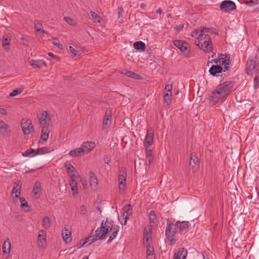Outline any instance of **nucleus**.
I'll list each match as a JSON object with an SVG mask.
<instances>
[{
    "instance_id": "obj_1",
    "label": "nucleus",
    "mask_w": 259,
    "mask_h": 259,
    "mask_svg": "<svg viewBox=\"0 0 259 259\" xmlns=\"http://www.w3.org/2000/svg\"><path fill=\"white\" fill-rule=\"evenodd\" d=\"M233 83L231 81H225L220 83L211 92L209 99L213 104L223 102L231 93L233 89Z\"/></svg>"
},
{
    "instance_id": "obj_2",
    "label": "nucleus",
    "mask_w": 259,
    "mask_h": 259,
    "mask_svg": "<svg viewBox=\"0 0 259 259\" xmlns=\"http://www.w3.org/2000/svg\"><path fill=\"white\" fill-rule=\"evenodd\" d=\"M208 29L206 28L198 29L192 33V36L196 38V45L205 52H209L212 50L211 41L208 34Z\"/></svg>"
},
{
    "instance_id": "obj_3",
    "label": "nucleus",
    "mask_w": 259,
    "mask_h": 259,
    "mask_svg": "<svg viewBox=\"0 0 259 259\" xmlns=\"http://www.w3.org/2000/svg\"><path fill=\"white\" fill-rule=\"evenodd\" d=\"M217 64L212 65L209 69V72L212 75H216L217 73H221L223 70L225 71L228 70L230 63L229 57L225 55L221 54L217 59H213Z\"/></svg>"
},
{
    "instance_id": "obj_4",
    "label": "nucleus",
    "mask_w": 259,
    "mask_h": 259,
    "mask_svg": "<svg viewBox=\"0 0 259 259\" xmlns=\"http://www.w3.org/2000/svg\"><path fill=\"white\" fill-rule=\"evenodd\" d=\"M165 234L171 244L178 237L179 233L178 230V227L175 224H169L166 228Z\"/></svg>"
},
{
    "instance_id": "obj_5",
    "label": "nucleus",
    "mask_w": 259,
    "mask_h": 259,
    "mask_svg": "<svg viewBox=\"0 0 259 259\" xmlns=\"http://www.w3.org/2000/svg\"><path fill=\"white\" fill-rule=\"evenodd\" d=\"M126 171L122 167L119 171L118 176V189L120 193H122L126 188Z\"/></svg>"
},
{
    "instance_id": "obj_6",
    "label": "nucleus",
    "mask_w": 259,
    "mask_h": 259,
    "mask_svg": "<svg viewBox=\"0 0 259 259\" xmlns=\"http://www.w3.org/2000/svg\"><path fill=\"white\" fill-rule=\"evenodd\" d=\"M37 118L42 126H50L52 123V115L48 111H43L37 114Z\"/></svg>"
},
{
    "instance_id": "obj_7",
    "label": "nucleus",
    "mask_w": 259,
    "mask_h": 259,
    "mask_svg": "<svg viewBox=\"0 0 259 259\" xmlns=\"http://www.w3.org/2000/svg\"><path fill=\"white\" fill-rule=\"evenodd\" d=\"M107 224V222H105L104 224L102 223L101 227L96 230L95 236L98 239L103 240L105 239L106 234L109 232V230H111V227L108 226Z\"/></svg>"
},
{
    "instance_id": "obj_8",
    "label": "nucleus",
    "mask_w": 259,
    "mask_h": 259,
    "mask_svg": "<svg viewBox=\"0 0 259 259\" xmlns=\"http://www.w3.org/2000/svg\"><path fill=\"white\" fill-rule=\"evenodd\" d=\"M21 127L24 135H29L33 132V126L29 119H24L21 122Z\"/></svg>"
},
{
    "instance_id": "obj_9",
    "label": "nucleus",
    "mask_w": 259,
    "mask_h": 259,
    "mask_svg": "<svg viewBox=\"0 0 259 259\" xmlns=\"http://www.w3.org/2000/svg\"><path fill=\"white\" fill-rule=\"evenodd\" d=\"M247 73L250 74L259 73V66L256 64L254 58L249 59L247 62Z\"/></svg>"
},
{
    "instance_id": "obj_10",
    "label": "nucleus",
    "mask_w": 259,
    "mask_h": 259,
    "mask_svg": "<svg viewBox=\"0 0 259 259\" xmlns=\"http://www.w3.org/2000/svg\"><path fill=\"white\" fill-rule=\"evenodd\" d=\"M112 116V115L111 109H107L103 123V129L104 130H108L111 125Z\"/></svg>"
},
{
    "instance_id": "obj_11",
    "label": "nucleus",
    "mask_w": 259,
    "mask_h": 259,
    "mask_svg": "<svg viewBox=\"0 0 259 259\" xmlns=\"http://www.w3.org/2000/svg\"><path fill=\"white\" fill-rule=\"evenodd\" d=\"M174 45L184 54H188L189 53V45L186 42L183 40H175L174 41Z\"/></svg>"
},
{
    "instance_id": "obj_12",
    "label": "nucleus",
    "mask_w": 259,
    "mask_h": 259,
    "mask_svg": "<svg viewBox=\"0 0 259 259\" xmlns=\"http://www.w3.org/2000/svg\"><path fill=\"white\" fill-rule=\"evenodd\" d=\"M78 176L75 174H72L70 177L69 185L71 187L72 195L74 196H76L78 193L76 178Z\"/></svg>"
},
{
    "instance_id": "obj_13",
    "label": "nucleus",
    "mask_w": 259,
    "mask_h": 259,
    "mask_svg": "<svg viewBox=\"0 0 259 259\" xmlns=\"http://www.w3.org/2000/svg\"><path fill=\"white\" fill-rule=\"evenodd\" d=\"M96 146V144L94 142L87 141L83 142L80 146V148L83 154L88 153L92 151Z\"/></svg>"
},
{
    "instance_id": "obj_14",
    "label": "nucleus",
    "mask_w": 259,
    "mask_h": 259,
    "mask_svg": "<svg viewBox=\"0 0 259 259\" xmlns=\"http://www.w3.org/2000/svg\"><path fill=\"white\" fill-rule=\"evenodd\" d=\"M220 8L225 12H228L235 9L236 5L231 1H225L221 4Z\"/></svg>"
},
{
    "instance_id": "obj_15",
    "label": "nucleus",
    "mask_w": 259,
    "mask_h": 259,
    "mask_svg": "<svg viewBox=\"0 0 259 259\" xmlns=\"http://www.w3.org/2000/svg\"><path fill=\"white\" fill-rule=\"evenodd\" d=\"M46 231L41 230L38 235L37 240V244L39 247L43 248L46 244Z\"/></svg>"
},
{
    "instance_id": "obj_16",
    "label": "nucleus",
    "mask_w": 259,
    "mask_h": 259,
    "mask_svg": "<svg viewBox=\"0 0 259 259\" xmlns=\"http://www.w3.org/2000/svg\"><path fill=\"white\" fill-rule=\"evenodd\" d=\"M189 164L193 172H195L198 169V160L195 153L191 154Z\"/></svg>"
},
{
    "instance_id": "obj_17",
    "label": "nucleus",
    "mask_w": 259,
    "mask_h": 259,
    "mask_svg": "<svg viewBox=\"0 0 259 259\" xmlns=\"http://www.w3.org/2000/svg\"><path fill=\"white\" fill-rule=\"evenodd\" d=\"M175 225L178 227V230L179 234H185L188 230L189 222H177Z\"/></svg>"
},
{
    "instance_id": "obj_18",
    "label": "nucleus",
    "mask_w": 259,
    "mask_h": 259,
    "mask_svg": "<svg viewBox=\"0 0 259 259\" xmlns=\"http://www.w3.org/2000/svg\"><path fill=\"white\" fill-rule=\"evenodd\" d=\"M122 212L123 214V219L124 221L123 222H121V224L122 225H125L126 223L127 220L128 219V217L132 213L131 205H125L123 207Z\"/></svg>"
},
{
    "instance_id": "obj_19",
    "label": "nucleus",
    "mask_w": 259,
    "mask_h": 259,
    "mask_svg": "<svg viewBox=\"0 0 259 259\" xmlns=\"http://www.w3.org/2000/svg\"><path fill=\"white\" fill-rule=\"evenodd\" d=\"M90 185L92 190L96 191L98 189V180L95 174L93 171L89 173Z\"/></svg>"
},
{
    "instance_id": "obj_20",
    "label": "nucleus",
    "mask_w": 259,
    "mask_h": 259,
    "mask_svg": "<svg viewBox=\"0 0 259 259\" xmlns=\"http://www.w3.org/2000/svg\"><path fill=\"white\" fill-rule=\"evenodd\" d=\"M187 250L184 248H179L174 253V259H186Z\"/></svg>"
},
{
    "instance_id": "obj_21",
    "label": "nucleus",
    "mask_w": 259,
    "mask_h": 259,
    "mask_svg": "<svg viewBox=\"0 0 259 259\" xmlns=\"http://www.w3.org/2000/svg\"><path fill=\"white\" fill-rule=\"evenodd\" d=\"M151 229L150 227L145 228L144 232L143 243L145 245H150L151 240Z\"/></svg>"
},
{
    "instance_id": "obj_22",
    "label": "nucleus",
    "mask_w": 259,
    "mask_h": 259,
    "mask_svg": "<svg viewBox=\"0 0 259 259\" xmlns=\"http://www.w3.org/2000/svg\"><path fill=\"white\" fill-rule=\"evenodd\" d=\"M153 132L152 130H148L145 138V142L144 143L145 147L146 148L150 146L153 143Z\"/></svg>"
},
{
    "instance_id": "obj_23",
    "label": "nucleus",
    "mask_w": 259,
    "mask_h": 259,
    "mask_svg": "<svg viewBox=\"0 0 259 259\" xmlns=\"http://www.w3.org/2000/svg\"><path fill=\"white\" fill-rule=\"evenodd\" d=\"M21 187L22 184L20 181L16 182L14 184L13 188L12 191V194H15V197L16 198H18L20 196Z\"/></svg>"
},
{
    "instance_id": "obj_24",
    "label": "nucleus",
    "mask_w": 259,
    "mask_h": 259,
    "mask_svg": "<svg viewBox=\"0 0 259 259\" xmlns=\"http://www.w3.org/2000/svg\"><path fill=\"white\" fill-rule=\"evenodd\" d=\"M62 236L63 240L66 243L70 242L71 240V232L69 229L64 228L62 231Z\"/></svg>"
},
{
    "instance_id": "obj_25",
    "label": "nucleus",
    "mask_w": 259,
    "mask_h": 259,
    "mask_svg": "<svg viewBox=\"0 0 259 259\" xmlns=\"http://www.w3.org/2000/svg\"><path fill=\"white\" fill-rule=\"evenodd\" d=\"M98 239L94 235H90L87 238L84 240H81L80 241V243H81V245L79 247L83 246L85 245H89L94 242L95 240H97Z\"/></svg>"
},
{
    "instance_id": "obj_26",
    "label": "nucleus",
    "mask_w": 259,
    "mask_h": 259,
    "mask_svg": "<svg viewBox=\"0 0 259 259\" xmlns=\"http://www.w3.org/2000/svg\"><path fill=\"white\" fill-rule=\"evenodd\" d=\"M90 14L94 23H98L101 25L104 23V20L96 12L94 11H91Z\"/></svg>"
},
{
    "instance_id": "obj_27",
    "label": "nucleus",
    "mask_w": 259,
    "mask_h": 259,
    "mask_svg": "<svg viewBox=\"0 0 259 259\" xmlns=\"http://www.w3.org/2000/svg\"><path fill=\"white\" fill-rule=\"evenodd\" d=\"M30 65L34 68H40L41 65L47 66V63L42 60H32L30 61Z\"/></svg>"
},
{
    "instance_id": "obj_28",
    "label": "nucleus",
    "mask_w": 259,
    "mask_h": 259,
    "mask_svg": "<svg viewBox=\"0 0 259 259\" xmlns=\"http://www.w3.org/2000/svg\"><path fill=\"white\" fill-rule=\"evenodd\" d=\"M11 248V243L9 239L5 240L3 244V251L4 254H9L10 252Z\"/></svg>"
},
{
    "instance_id": "obj_29",
    "label": "nucleus",
    "mask_w": 259,
    "mask_h": 259,
    "mask_svg": "<svg viewBox=\"0 0 259 259\" xmlns=\"http://www.w3.org/2000/svg\"><path fill=\"white\" fill-rule=\"evenodd\" d=\"M19 200L21 203V208L24 210L25 212H28L30 211V206H29V204L27 202V201L26 200L24 197H20Z\"/></svg>"
},
{
    "instance_id": "obj_30",
    "label": "nucleus",
    "mask_w": 259,
    "mask_h": 259,
    "mask_svg": "<svg viewBox=\"0 0 259 259\" xmlns=\"http://www.w3.org/2000/svg\"><path fill=\"white\" fill-rule=\"evenodd\" d=\"M48 127L49 126H42L41 139L44 141H46L49 138L50 131L49 130Z\"/></svg>"
},
{
    "instance_id": "obj_31",
    "label": "nucleus",
    "mask_w": 259,
    "mask_h": 259,
    "mask_svg": "<svg viewBox=\"0 0 259 259\" xmlns=\"http://www.w3.org/2000/svg\"><path fill=\"white\" fill-rule=\"evenodd\" d=\"M34 29L37 32H40V36H44L45 31L42 28V25L39 21H35L34 22Z\"/></svg>"
},
{
    "instance_id": "obj_32",
    "label": "nucleus",
    "mask_w": 259,
    "mask_h": 259,
    "mask_svg": "<svg viewBox=\"0 0 259 259\" xmlns=\"http://www.w3.org/2000/svg\"><path fill=\"white\" fill-rule=\"evenodd\" d=\"M68 154L71 157H75L79 156L83 154L81 151L80 147H79L78 148H76V149L71 150L69 152Z\"/></svg>"
},
{
    "instance_id": "obj_33",
    "label": "nucleus",
    "mask_w": 259,
    "mask_h": 259,
    "mask_svg": "<svg viewBox=\"0 0 259 259\" xmlns=\"http://www.w3.org/2000/svg\"><path fill=\"white\" fill-rule=\"evenodd\" d=\"M37 155V149H29L22 153L25 157H33Z\"/></svg>"
},
{
    "instance_id": "obj_34",
    "label": "nucleus",
    "mask_w": 259,
    "mask_h": 259,
    "mask_svg": "<svg viewBox=\"0 0 259 259\" xmlns=\"http://www.w3.org/2000/svg\"><path fill=\"white\" fill-rule=\"evenodd\" d=\"M11 39L9 37H5L4 36L2 39V46L4 50L7 51L10 50V45Z\"/></svg>"
},
{
    "instance_id": "obj_35",
    "label": "nucleus",
    "mask_w": 259,
    "mask_h": 259,
    "mask_svg": "<svg viewBox=\"0 0 259 259\" xmlns=\"http://www.w3.org/2000/svg\"><path fill=\"white\" fill-rule=\"evenodd\" d=\"M41 191V183L40 182L37 181L35 183L33 190L32 192L34 194V195H36L40 193Z\"/></svg>"
},
{
    "instance_id": "obj_36",
    "label": "nucleus",
    "mask_w": 259,
    "mask_h": 259,
    "mask_svg": "<svg viewBox=\"0 0 259 259\" xmlns=\"http://www.w3.org/2000/svg\"><path fill=\"white\" fill-rule=\"evenodd\" d=\"M133 47L135 49L143 51L145 49V44L142 41L136 42L134 44Z\"/></svg>"
},
{
    "instance_id": "obj_37",
    "label": "nucleus",
    "mask_w": 259,
    "mask_h": 259,
    "mask_svg": "<svg viewBox=\"0 0 259 259\" xmlns=\"http://www.w3.org/2000/svg\"><path fill=\"white\" fill-rule=\"evenodd\" d=\"M36 149L37 155L46 154L53 150V149L49 148L48 147H44L40 148H37Z\"/></svg>"
},
{
    "instance_id": "obj_38",
    "label": "nucleus",
    "mask_w": 259,
    "mask_h": 259,
    "mask_svg": "<svg viewBox=\"0 0 259 259\" xmlns=\"http://www.w3.org/2000/svg\"><path fill=\"white\" fill-rule=\"evenodd\" d=\"M64 166L66 168V171L68 175L70 176L74 171H75V168L70 163L68 162H65L64 164Z\"/></svg>"
},
{
    "instance_id": "obj_39",
    "label": "nucleus",
    "mask_w": 259,
    "mask_h": 259,
    "mask_svg": "<svg viewBox=\"0 0 259 259\" xmlns=\"http://www.w3.org/2000/svg\"><path fill=\"white\" fill-rule=\"evenodd\" d=\"M171 95L172 93H164L163 101L164 104L169 105L171 102Z\"/></svg>"
},
{
    "instance_id": "obj_40",
    "label": "nucleus",
    "mask_w": 259,
    "mask_h": 259,
    "mask_svg": "<svg viewBox=\"0 0 259 259\" xmlns=\"http://www.w3.org/2000/svg\"><path fill=\"white\" fill-rule=\"evenodd\" d=\"M42 226L45 229H48L51 227V223L48 217H45L42 220Z\"/></svg>"
},
{
    "instance_id": "obj_41",
    "label": "nucleus",
    "mask_w": 259,
    "mask_h": 259,
    "mask_svg": "<svg viewBox=\"0 0 259 259\" xmlns=\"http://www.w3.org/2000/svg\"><path fill=\"white\" fill-rule=\"evenodd\" d=\"M63 20L71 26H75L76 25V22L75 21L70 17H64L63 18Z\"/></svg>"
},
{
    "instance_id": "obj_42",
    "label": "nucleus",
    "mask_w": 259,
    "mask_h": 259,
    "mask_svg": "<svg viewBox=\"0 0 259 259\" xmlns=\"http://www.w3.org/2000/svg\"><path fill=\"white\" fill-rule=\"evenodd\" d=\"M22 92V89H17L14 90L12 92H11L9 95V97H13L16 96L17 95L20 94Z\"/></svg>"
},
{
    "instance_id": "obj_43",
    "label": "nucleus",
    "mask_w": 259,
    "mask_h": 259,
    "mask_svg": "<svg viewBox=\"0 0 259 259\" xmlns=\"http://www.w3.org/2000/svg\"><path fill=\"white\" fill-rule=\"evenodd\" d=\"M244 3L246 5L249 7H252L257 4L258 0H245Z\"/></svg>"
},
{
    "instance_id": "obj_44",
    "label": "nucleus",
    "mask_w": 259,
    "mask_h": 259,
    "mask_svg": "<svg viewBox=\"0 0 259 259\" xmlns=\"http://www.w3.org/2000/svg\"><path fill=\"white\" fill-rule=\"evenodd\" d=\"M149 220L151 223H155L156 222V216L153 211L149 213Z\"/></svg>"
},
{
    "instance_id": "obj_45",
    "label": "nucleus",
    "mask_w": 259,
    "mask_h": 259,
    "mask_svg": "<svg viewBox=\"0 0 259 259\" xmlns=\"http://www.w3.org/2000/svg\"><path fill=\"white\" fill-rule=\"evenodd\" d=\"M152 152L151 150H148L146 154V161L149 162V164H150L151 162L152 161Z\"/></svg>"
},
{
    "instance_id": "obj_46",
    "label": "nucleus",
    "mask_w": 259,
    "mask_h": 259,
    "mask_svg": "<svg viewBox=\"0 0 259 259\" xmlns=\"http://www.w3.org/2000/svg\"><path fill=\"white\" fill-rule=\"evenodd\" d=\"M147 247L146 254L147 255H152L154 254V248L151 245L148 244V245H145Z\"/></svg>"
},
{
    "instance_id": "obj_47",
    "label": "nucleus",
    "mask_w": 259,
    "mask_h": 259,
    "mask_svg": "<svg viewBox=\"0 0 259 259\" xmlns=\"http://www.w3.org/2000/svg\"><path fill=\"white\" fill-rule=\"evenodd\" d=\"M126 75L127 76L134 78V79H139V76L137 74H136L133 72H132V71H128L126 73Z\"/></svg>"
},
{
    "instance_id": "obj_48",
    "label": "nucleus",
    "mask_w": 259,
    "mask_h": 259,
    "mask_svg": "<svg viewBox=\"0 0 259 259\" xmlns=\"http://www.w3.org/2000/svg\"><path fill=\"white\" fill-rule=\"evenodd\" d=\"M53 44L60 49H62L63 48L62 45L61 44L59 40L57 38L53 39Z\"/></svg>"
},
{
    "instance_id": "obj_49",
    "label": "nucleus",
    "mask_w": 259,
    "mask_h": 259,
    "mask_svg": "<svg viewBox=\"0 0 259 259\" xmlns=\"http://www.w3.org/2000/svg\"><path fill=\"white\" fill-rule=\"evenodd\" d=\"M172 88V84H166L165 85V88H164V90H165V92L164 93H172V92H171Z\"/></svg>"
},
{
    "instance_id": "obj_50",
    "label": "nucleus",
    "mask_w": 259,
    "mask_h": 259,
    "mask_svg": "<svg viewBox=\"0 0 259 259\" xmlns=\"http://www.w3.org/2000/svg\"><path fill=\"white\" fill-rule=\"evenodd\" d=\"M69 50L70 52V53L73 54L74 56H79V54H78V51L75 50L72 47L69 46Z\"/></svg>"
},
{
    "instance_id": "obj_51",
    "label": "nucleus",
    "mask_w": 259,
    "mask_h": 259,
    "mask_svg": "<svg viewBox=\"0 0 259 259\" xmlns=\"http://www.w3.org/2000/svg\"><path fill=\"white\" fill-rule=\"evenodd\" d=\"M8 127L9 126L3 120H0V130H6Z\"/></svg>"
},
{
    "instance_id": "obj_52",
    "label": "nucleus",
    "mask_w": 259,
    "mask_h": 259,
    "mask_svg": "<svg viewBox=\"0 0 259 259\" xmlns=\"http://www.w3.org/2000/svg\"><path fill=\"white\" fill-rule=\"evenodd\" d=\"M80 211L81 213L84 214L87 211L86 207L83 205H81L80 206Z\"/></svg>"
},
{
    "instance_id": "obj_53",
    "label": "nucleus",
    "mask_w": 259,
    "mask_h": 259,
    "mask_svg": "<svg viewBox=\"0 0 259 259\" xmlns=\"http://www.w3.org/2000/svg\"><path fill=\"white\" fill-rule=\"evenodd\" d=\"M0 114L5 115H7V110L5 108H0Z\"/></svg>"
},
{
    "instance_id": "obj_54",
    "label": "nucleus",
    "mask_w": 259,
    "mask_h": 259,
    "mask_svg": "<svg viewBox=\"0 0 259 259\" xmlns=\"http://www.w3.org/2000/svg\"><path fill=\"white\" fill-rule=\"evenodd\" d=\"M105 163L109 164L111 162V158L108 156H105L104 158Z\"/></svg>"
},
{
    "instance_id": "obj_55",
    "label": "nucleus",
    "mask_w": 259,
    "mask_h": 259,
    "mask_svg": "<svg viewBox=\"0 0 259 259\" xmlns=\"http://www.w3.org/2000/svg\"><path fill=\"white\" fill-rule=\"evenodd\" d=\"M183 26H184L183 24H180L176 26V29L177 31H180V30L182 29V28L183 27Z\"/></svg>"
},
{
    "instance_id": "obj_56",
    "label": "nucleus",
    "mask_w": 259,
    "mask_h": 259,
    "mask_svg": "<svg viewBox=\"0 0 259 259\" xmlns=\"http://www.w3.org/2000/svg\"><path fill=\"white\" fill-rule=\"evenodd\" d=\"M146 258L147 259H155V255H154V254L147 255Z\"/></svg>"
},
{
    "instance_id": "obj_57",
    "label": "nucleus",
    "mask_w": 259,
    "mask_h": 259,
    "mask_svg": "<svg viewBox=\"0 0 259 259\" xmlns=\"http://www.w3.org/2000/svg\"><path fill=\"white\" fill-rule=\"evenodd\" d=\"M81 182L82 183V185L83 188L85 189L87 187V182L86 181H83L82 180H81Z\"/></svg>"
},
{
    "instance_id": "obj_58",
    "label": "nucleus",
    "mask_w": 259,
    "mask_h": 259,
    "mask_svg": "<svg viewBox=\"0 0 259 259\" xmlns=\"http://www.w3.org/2000/svg\"><path fill=\"white\" fill-rule=\"evenodd\" d=\"M118 220L121 223V222H123L124 220L123 219V214L122 213L120 217H118Z\"/></svg>"
},
{
    "instance_id": "obj_59",
    "label": "nucleus",
    "mask_w": 259,
    "mask_h": 259,
    "mask_svg": "<svg viewBox=\"0 0 259 259\" xmlns=\"http://www.w3.org/2000/svg\"><path fill=\"white\" fill-rule=\"evenodd\" d=\"M113 239V238L112 237V236H110L109 239L107 241V243H110Z\"/></svg>"
},
{
    "instance_id": "obj_60",
    "label": "nucleus",
    "mask_w": 259,
    "mask_h": 259,
    "mask_svg": "<svg viewBox=\"0 0 259 259\" xmlns=\"http://www.w3.org/2000/svg\"><path fill=\"white\" fill-rule=\"evenodd\" d=\"M48 55L50 56V57H56V56H55L52 53H49L48 54Z\"/></svg>"
},
{
    "instance_id": "obj_61",
    "label": "nucleus",
    "mask_w": 259,
    "mask_h": 259,
    "mask_svg": "<svg viewBox=\"0 0 259 259\" xmlns=\"http://www.w3.org/2000/svg\"><path fill=\"white\" fill-rule=\"evenodd\" d=\"M257 77H255L254 78L255 85H256V84H257Z\"/></svg>"
},
{
    "instance_id": "obj_62",
    "label": "nucleus",
    "mask_w": 259,
    "mask_h": 259,
    "mask_svg": "<svg viewBox=\"0 0 259 259\" xmlns=\"http://www.w3.org/2000/svg\"><path fill=\"white\" fill-rule=\"evenodd\" d=\"M118 231V230L114 228V234H116L117 233ZM115 236H116V235L114 234V237L115 238Z\"/></svg>"
},
{
    "instance_id": "obj_63",
    "label": "nucleus",
    "mask_w": 259,
    "mask_h": 259,
    "mask_svg": "<svg viewBox=\"0 0 259 259\" xmlns=\"http://www.w3.org/2000/svg\"><path fill=\"white\" fill-rule=\"evenodd\" d=\"M34 171V170L31 169L30 170L26 171V173L32 172H33Z\"/></svg>"
},
{
    "instance_id": "obj_64",
    "label": "nucleus",
    "mask_w": 259,
    "mask_h": 259,
    "mask_svg": "<svg viewBox=\"0 0 259 259\" xmlns=\"http://www.w3.org/2000/svg\"><path fill=\"white\" fill-rule=\"evenodd\" d=\"M88 258H89L88 256H85L83 257V258L82 259H88Z\"/></svg>"
}]
</instances>
